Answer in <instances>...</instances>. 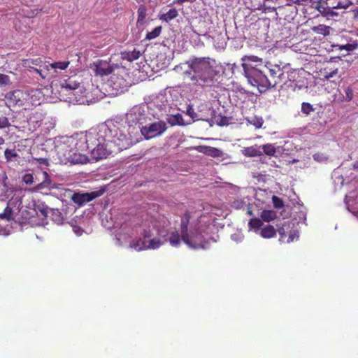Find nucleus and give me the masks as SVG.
Segmentation results:
<instances>
[{
    "label": "nucleus",
    "mask_w": 358,
    "mask_h": 358,
    "mask_svg": "<svg viewBox=\"0 0 358 358\" xmlns=\"http://www.w3.org/2000/svg\"><path fill=\"white\" fill-rule=\"evenodd\" d=\"M189 70L185 74L194 85L201 87H210L214 83L215 71L210 64L209 57H196L187 62Z\"/></svg>",
    "instance_id": "f257e3e1"
},
{
    "label": "nucleus",
    "mask_w": 358,
    "mask_h": 358,
    "mask_svg": "<svg viewBox=\"0 0 358 358\" xmlns=\"http://www.w3.org/2000/svg\"><path fill=\"white\" fill-rule=\"evenodd\" d=\"M246 65V74H245L248 83L258 88L262 93L269 89L268 77L267 76V65L262 66L259 69H254L250 64Z\"/></svg>",
    "instance_id": "f03ea898"
},
{
    "label": "nucleus",
    "mask_w": 358,
    "mask_h": 358,
    "mask_svg": "<svg viewBox=\"0 0 358 358\" xmlns=\"http://www.w3.org/2000/svg\"><path fill=\"white\" fill-rule=\"evenodd\" d=\"M87 139L88 147L92 149L99 143H106L111 138V131L106 124H102L96 128H91L84 134Z\"/></svg>",
    "instance_id": "7ed1b4c3"
},
{
    "label": "nucleus",
    "mask_w": 358,
    "mask_h": 358,
    "mask_svg": "<svg viewBox=\"0 0 358 358\" xmlns=\"http://www.w3.org/2000/svg\"><path fill=\"white\" fill-rule=\"evenodd\" d=\"M86 139L87 138H85L84 134L82 133L76 134L70 140L71 144L74 147L71 151L74 155L73 160L76 163L85 164L88 161V158L86 155L80 154V152L90 150Z\"/></svg>",
    "instance_id": "20e7f679"
},
{
    "label": "nucleus",
    "mask_w": 358,
    "mask_h": 358,
    "mask_svg": "<svg viewBox=\"0 0 358 358\" xmlns=\"http://www.w3.org/2000/svg\"><path fill=\"white\" fill-rule=\"evenodd\" d=\"M29 99L27 92L15 90L5 95L6 103L8 107L23 106Z\"/></svg>",
    "instance_id": "39448f33"
},
{
    "label": "nucleus",
    "mask_w": 358,
    "mask_h": 358,
    "mask_svg": "<svg viewBox=\"0 0 358 358\" xmlns=\"http://www.w3.org/2000/svg\"><path fill=\"white\" fill-rule=\"evenodd\" d=\"M187 234V240L184 238H181V239L188 247L193 249L203 248L205 238L201 233L200 226L193 229V230H189Z\"/></svg>",
    "instance_id": "423d86ee"
},
{
    "label": "nucleus",
    "mask_w": 358,
    "mask_h": 358,
    "mask_svg": "<svg viewBox=\"0 0 358 358\" xmlns=\"http://www.w3.org/2000/svg\"><path fill=\"white\" fill-rule=\"evenodd\" d=\"M166 129V124L164 121H159L143 127L141 132L146 139H150L162 135Z\"/></svg>",
    "instance_id": "0eeeda50"
},
{
    "label": "nucleus",
    "mask_w": 358,
    "mask_h": 358,
    "mask_svg": "<svg viewBox=\"0 0 358 358\" xmlns=\"http://www.w3.org/2000/svg\"><path fill=\"white\" fill-rule=\"evenodd\" d=\"M199 226H200L199 222L192 220L191 213L189 210H185L180 216V232L181 238L187 240V232Z\"/></svg>",
    "instance_id": "6e6552de"
},
{
    "label": "nucleus",
    "mask_w": 358,
    "mask_h": 358,
    "mask_svg": "<svg viewBox=\"0 0 358 358\" xmlns=\"http://www.w3.org/2000/svg\"><path fill=\"white\" fill-rule=\"evenodd\" d=\"M112 143L110 138H109V141L99 143V144L90 149L92 157L96 161L106 158L112 152Z\"/></svg>",
    "instance_id": "1a4fd4ad"
},
{
    "label": "nucleus",
    "mask_w": 358,
    "mask_h": 358,
    "mask_svg": "<svg viewBox=\"0 0 358 358\" xmlns=\"http://www.w3.org/2000/svg\"><path fill=\"white\" fill-rule=\"evenodd\" d=\"M267 73L269 74V89L284 82V71L279 65L267 66Z\"/></svg>",
    "instance_id": "9d476101"
},
{
    "label": "nucleus",
    "mask_w": 358,
    "mask_h": 358,
    "mask_svg": "<svg viewBox=\"0 0 358 358\" xmlns=\"http://www.w3.org/2000/svg\"><path fill=\"white\" fill-rule=\"evenodd\" d=\"M95 74L101 77L108 76L112 73L114 70L118 68L117 64H111L110 61L99 59L94 63Z\"/></svg>",
    "instance_id": "9b49d317"
},
{
    "label": "nucleus",
    "mask_w": 358,
    "mask_h": 358,
    "mask_svg": "<svg viewBox=\"0 0 358 358\" xmlns=\"http://www.w3.org/2000/svg\"><path fill=\"white\" fill-rule=\"evenodd\" d=\"M103 192H92L90 193H75L72 196V200L79 205H83L85 203L90 202L96 197L101 196Z\"/></svg>",
    "instance_id": "f8f14e48"
},
{
    "label": "nucleus",
    "mask_w": 358,
    "mask_h": 358,
    "mask_svg": "<svg viewBox=\"0 0 358 358\" xmlns=\"http://www.w3.org/2000/svg\"><path fill=\"white\" fill-rule=\"evenodd\" d=\"M242 67L243 69L244 75L246 74V65L250 64L251 67L254 69H259L262 66H264L263 64L262 59L254 55H245L241 59Z\"/></svg>",
    "instance_id": "ddd939ff"
},
{
    "label": "nucleus",
    "mask_w": 358,
    "mask_h": 358,
    "mask_svg": "<svg viewBox=\"0 0 358 358\" xmlns=\"http://www.w3.org/2000/svg\"><path fill=\"white\" fill-rule=\"evenodd\" d=\"M41 182L37 184L34 187L36 191H41L44 189L51 190L56 188L55 184L53 182L47 171H41Z\"/></svg>",
    "instance_id": "4468645a"
},
{
    "label": "nucleus",
    "mask_w": 358,
    "mask_h": 358,
    "mask_svg": "<svg viewBox=\"0 0 358 358\" xmlns=\"http://www.w3.org/2000/svg\"><path fill=\"white\" fill-rule=\"evenodd\" d=\"M196 150L199 152L212 157H220L222 155V152L220 150L211 146L201 145L197 147Z\"/></svg>",
    "instance_id": "2eb2a0df"
},
{
    "label": "nucleus",
    "mask_w": 358,
    "mask_h": 358,
    "mask_svg": "<svg viewBox=\"0 0 358 358\" xmlns=\"http://www.w3.org/2000/svg\"><path fill=\"white\" fill-rule=\"evenodd\" d=\"M45 64L43 63L40 57L36 59H26L22 60V66L24 68L32 69L34 71V69H37L35 66L45 69Z\"/></svg>",
    "instance_id": "dca6fc26"
},
{
    "label": "nucleus",
    "mask_w": 358,
    "mask_h": 358,
    "mask_svg": "<svg viewBox=\"0 0 358 358\" xmlns=\"http://www.w3.org/2000/svg\"><path fill=\"white\" fill-rule=\"evenodd\" d=\"M243 154L245 157H254L262 155L261 147L257 145H254L250 147L245 148L243 150Z\"/></svg>",
    "instance_id": "f3484780"
},
{
    "label": "nucleus",
    "mask_w": 358,
    "mask_h": 358,
    "mask_svg": "<svg viewBox=\"0 0 358 358\" xmlns=\"http://www.w3.org/2000/svg\"><path fill=\"white\" fill-rule=\"evenodd\" d=\"M122 58L129 62L138 59L141 56V52L136 49L132 51H124L121 53Z\"/></svg>",
    "instance_id": "a211bd4d"
},
{
    "label": "nucleus",
    "mask_w": 358,
    "mask_h": 358,
    "mask_svg": "<svg viewBox=\"0 0 358 358\" xmlns=\"http://www.w3.org/2000/svg\"><path fill=\"white\" fill-rule=\"evenodd\" d=\"M62 87L66 90H76L80 86V83L76 81L74 78H69L67 80H64L62 83Z\"/></svg>",
    "instance_id": "6ab92c4d"
},
{
    "label": "nucleus",
    "mask_w": 358,
    "mask_h": 358,
    "mask_svg": "<svg viewBox=\"0 0 358 358\" xmlns=\"http://www.w3.org/2000/svg\"><path fill=\"white\" fill-rule=\"evenodd\" d=\"M260 235L264 238H271L276 236V230L271 225H268L261 229Z\"/></svg>",
    "instance_id": "aec40b11"
},
{
    "label": "nucleus",
    "mask_w": 358,
    "mask_h": 358,
    "mask_svg": "<svg viewBox=\"0 0 358 358\" xmlns=\"http://www.w3.org/2000/svg\"><path fill=\"white\" fill-rule=\"evenodd\" d=\"M260 217L263 221L269 222L277 217V213L274 210H263L260 214Z\"/></svg>",
    "instance_id": "412c9836"
},
{
    "label": "nucleus",
    "mask_w": 358,
    "mask_h": 358,
    "mask_svg": "<svg viewBox=\"0 0 358 358\" xmlns=\"http://www.w3.org/2000/svg\"><path fill=\"white\" fill-rule=\"evenodd\" d=\"M70 62L69 61H63V62H57L49 65H45V69L49 71L50 69H54L55 70H65L69 65Z\"/></svg>",
    "instance_id": "4be33fe9"
},
{
    "label": "nucleus",
    "mask_w": 358,
    "mask_h": 358,
    "mask_svg": "<svg viewBox=\"0 0 358 358\" xmlns=\"http://www.w3.org/2000/svg\"><path fill=\"white\" fill-rule=\"evenodd\" d=\"M178 15V10L176 8L170 9L167 13L159 16V20L169 22L175 19Z\"/></svg>",
    "instance_id": "5701e85b"
},
{
    "label": "nucleus",
    "mask_w": 358,
    "mask_h": 358,
    "mask_svg": "<svg viewBox=\"0 0 358 358\" xmlns=\"http://www.w3.org/2000/svg\"><path fill=\"white\" fill-rule=\"evenodd\" d=\"M169 240L170 244L172 246H174V247L178 246L180 244V241H182L180 232L179 233V231H176V230L173 231L170 234Z\"/></svg>",
    "instance_id": "b1692460"
},
{
    "label": "nucleus",
    "mask_w": 358,
    "mask_h": 358,
    "mask_svg": "<svg viewBox=\"0 0 358 358\" xmlns=\"http://www.w3.org/2000/svg\"><path fill=\"white\" fill-rule=\"evenodd\" d=\"M330 27L326 26L324 24H319L318 26L314 27L313 30L315 33L317 34H321L324 36H326L330 33Z\"/></svg>",
    "instance_id": "393cba45"
},
{
    "label": "nucleus",
    "mask_w": 358,
    "mask_h": 358,
    "mask_svg": "<svg viewBox=\"0 0 358 358\" xmlns=\"http://www.w3.org/2000/svg\"><path fill=\"white\" fill-rule=\"evenodd\" d=\"M261 150H262V154L264 153L265 155L270 157L274 156L276 153V148L274 145L271 143L263 145L261 148Z\"/></svg>",
    "instance_id": "a878e982"
},
{
    "label": "nucleus",
    "mask_w": 358,
    "mask_h": 358,
    "mask_svg": "<svg viewBox=\"0 0 358 358\" xmlns=\"http://www.w3.org/2000/svg\"><path fill=\"white\" fill-rule=\"evenodd\" d=\"M137 24H143L147 15V8L144 5H141L137 10Z\"/></svg>",
    "instance_id": "bb28decb"
},
{
    "label": "nucleus",
    "mask_w": 358,
    "mask_h": 358,
    "mask_svg": "<svg viewBox=\"0 0 358 358\" xmlns=\"http://www.w3.org/2000/svg\"><path fill=\"white\" fill-rule=\"evenodd\" d=\"M130 246L138 251L147 249L146 242L142 241L141 238L133 241L132 243H131Z\"/></svg>",
    "instance_id": "cd10ccee"
},
{
    "label": "nucleus",
    "mask_w": 358,
    "mask_h": 358,
    "mask_svg": "<svg viewBox=\"0 0 358 358\" xmlns=\"http://www.w3.org/2000/svg\"><path fill=\"white\" fill-rule=\"evenodd\" d=\"M162 30V26H158V27H155L152 31L147 33L145 39L150 41V40L156 38L161 34Z\"/></svg>",
    "instance_id": "c85d7f7f"
},
{
    "label": "nucleus",
    "mask_w": 358,
    "mask_h": 358,
    "mask_svg": "<svg viewBox=\"0 0 358 358\" xmlns=\"http://www.w3.org/2000/svg\"><path fill=\"white\" fill-rule=\"evenodd\" d=\"M290 222H285L281 227L278 229L280 235V241H282L287 237V231L291 228Z\"/></svg>",
    "instance_id": "c756f323"
},
{
    "label": "nucleus",
    "mask_w": 358,
    "mask_h": 358,
    "mask_svg": "<svg viewBox=\"0 0 358 358\" xmlns=\"http://www.w3.org/2000/svg\"><path fill=\"white\" fill-rule=\"evenodd\" d=\"M29 120L30 122H35L37 124L38 122H41L43 120V114L41 112L34 111L31 113V115L29 116Z\"/></svg>",
    "instance_id": "7c9ffc66"
},
{
    "label": "nucleus",
    "mask_w": 358,
    "mask_h": 358,
    "mask_svg": "<svg viewBox=\"0 0 358 358\" xmlns=\"http://www.w3.org/2000/svg\"><path fill=\"white\" fill-rule=\"evenodd\" d=\"M247 206L246 202L241 199H235L232 203L231 207L236 210H241L245 208Z\"/></svg>",
    "instance_id": "2f4dec72"
},
{
    "label": "nucleus",
    "mask_w": 358,
    "mask_h": 358,
    "mask_svg": "<svg viewBox=\"0 0 358 358\" xmlns=\"http://www.w3.org/2000/svg\"><path fill=\"white\" fill-rule=\"evenodd\" d=\"M13 209L7 206L5 208L3 213H0V219L11 220H12Z\"/></svg>",
    "instance_id": "473e14b6"
},
{
    "label": "nucleus",
    "mask_w": 358,
    "mask_h": 358,
    "mask_svg": "<svg viewBox=\"0 0 358 358\" xmlns=\"http://www.w3.org/2000/svg\"><path fill=\"white\" fill-rule=\"evenodd\" d=\"M171 124L185 125L182 115L177 113L171 116Z\"/></svg>",
    "instance_id": "72a5a7b5"
},
{
    "label": "nucleus",
    "mask_w": 358,
    "mask_h": 358,
    "mask_svg": "<svg viewBox=\"0 0 358 358\" xmlns=\"http://www.w3.org/2000/svg\"><path fill=\"white\" fill-rule=\"evenodd\" d=\"M350 0H336V4L333 5V8H346L350 6Z\"/></svg>",
    "instance_id": "f704fd0d"
},
{
    "label": "nucleus",
    "mask_w": 358,
    "mask_h": 358,
    "mask_svg": "<svg viewBox=\"0 0 358 358\" xmlns=\"http://www.w3.org/2000/svg\"><path fill=\"white\" fill-rule=\"evenodd\" d=\"M249 123L255 126L257 129H259L262 127L264 120L262 117H254L251 120H248Z\"/></svg>",
    "instance_id": "c9c22d12"
},
{
    "label": "nucleus",
    "mask_w": 358,
    "mask_h": 358,
    "mask_svg": "<svg viewBox=\"0 0 358 358\" xmlns=\"http://www.w3.org/2000/svg\"><path fill=\"white\" fill-rule=\"evenodd\" d=\"M299 231L296 229H292L289 231L288 238L286 241L287 243H289L293 242L295 239L297 240L299 238Z\"/></svg>",
    "instance_id": "e433bc0d"
},
{
    "label": "nucleus",
    "mask_w": 358,
    "mask_h": 358,
    "mask_svg": "<svg viewBox=\"0 0 358 358\" xmlns=\"http://www.w3.org/2000/svg\"><path fill=\"white\" fill-rule=\"evenodd\" d=\"M262 224V221L259 218H252L248 223L250 227L257 229H259Z\"/></svg>",
    "instance_id": "4c0bfd02"
},
{
    "label": "nucleus",
    "mask_w": 358,
    "mask_h": 358,
    "mask_svg": "<svg viewBox=\"0 0 358 358\" xmlns=\"http://www.w3.org/2000/svg\"><path fill=\"white\" fill-rule=\"evenodd\" d=\"M10 85V77L8 75L0 73V87H6Z\"/></svg>",
    "instance_id": "58836bf2"
},
{
    "label": "nucleus",
    "mask_w": 358,
    "mask_h": 358,
    "mask_svg": "<svg viewBox=\"0 0 358 358\" xmlns=\"http://www.w3.org/2000/svg\"><path fill=\"white\" fill-rule=\"evenodd\" d=\"M314 110L313 105L309 103L303 102L301 104V112L306 115H309Z\"/></svg>",
    "instance_id": "ea45409f"
},
{
    "label": "nucleus",
    "mask_w": 358,
    "mask_h": 358,
    "mask_svg": "<svg viewBox=\"0 0 358 358\" xmlns=\"http://www.w3.org/2000/svg\"><path fill=\"white\" fill-rule=\"evenodd\" d=\"M4 156L7 162H10L13 158L16 157L17 156V152L14 149H6L4 151Z\"/></svg>",
    "instance_id": "a19ab883"
},
{
    "label": "nucleus",
    "mask_w": 358,
    "mask_h": 358,
    "mask_svg": "<svg viewBox=\"0 0 358 358\" xmlns=\"http://www.w3.org/2000/svg\"><path fill=\"white\" fill-rule=\"evenodd\" d=\"M216 124L219 126H226L229 124V118L225 116L218 115L215 117Z\"/></svg>",
    "instance_id": "79ce46f5"
},
{
    "label": "nucleus",
    "mask_w": 358,
    "mask_h": 358,
    "mask_svg": "<svg viewBox=\"0 0 358 358\" xmlns=\"http://www.w3.org/2000/svg\"><path fill=\"white\" fill-rule=\"evenodd\" d=\"M272 201L273 206L277 209H280L284 206V202L282 199L277 196H272Z\"/></svg>",
    "instance_id": "37998d69"
},
{
    "label": "nucleus",
    "mask_w": 358,
    "mask_h": 358,
    "mask_svg": "<svg viewBox=\"0 0 358 358\" xmlns=\"http://www.w3.org/2000/svg\"><path fill=\"white\" fill-rule=\"evenodd\" d=\"M162 242L157 238H152L149 241V244L147 245V249H156L160 247Z\"/></svg>",
    "instance_id": "c03bdc74"
},
{
    "label": "nucleus",
    "mask_w": 358,
    "mask_h": 358,
    "mask_svg": "<svg viewBox=\"0 0 358 358\" xmlns=\"http://www.w3.org/2000/svg\"><path fill=\"white\" fill-rule=\"evenodd\" d=\"M299 77V74L298 71L296 70H290L287 72V78L291 82H296V78Z\"/></svg>",
    "instance_id": "a18cd8bd"
},
{
    "label": "nucleus",
    "mask_w": 358,
    "mask_h": 358,
    "mask_svg": "<svg viewBox=\"0 0 358 358\" xmlns=\"http://www.w3.org/2000/svg\"><path fill=\"white\" fill-rule=\"evenodd\" d=\"M22 181L27 185H32L34 182V177L31 173H26L22 177Z\"/></svg>",
    "instance_id": "49530a36"
},
{
    "label": "nucleus",
    "mask_w": 358,
    "mask_h": 358,
    "mask_svg": "<svg viewBox=\"0 0 358 358\" xmlns=\"http://www.w3.org/2000/svg\"><path fill=\"white\" fill-rule=\"evenodd\" d=\"M345 100L346 101H350L353 99V95H354L353 91L350 87H348L345 89Z\"/></svg>",
    "instance_id": "de8ad7c7"
},
{
    "label": "nucleus",
    "mask_w": 358,
    "mask_h": 358,
    "mask_svg": "<svg viewBox=\"0 0 358 358\" xmlns=\"http://www.w3.org/2000/svg\"><path fill=\"white\" fill-rule=\"evenodd\" d=\"M186 113L193 120L197 117V115L194 112L193 106L191 105H188V106L187 107Z\"/></svg>",
    "instance_id": "09e8293b"
},
{
    "label": "nucleus",
    "mask_w": 358,
    "mask_h": 358,
    "mask_svg": "<svg viewBox=\"0 0 358 358\" xmlns=\"http://www.w3.org/2000/svg\"><path fill=\"white\" fill-rule=\"evenodd\" d=\"M9 126L10 123L8 119L3 115L0 116V129H4Z\"/></svg>",
    "instance_id": "8fccbe9b"
},
{
    "label": "nucleus",
    "mask_w": 358,
    "mask_h": 358,
    "mask_svg": "<svg viewBox=\"0 0 358 358\" xmlns=\"http://www.w3.org/2000/svg\"><path fill=\"white\" fill-rule=\"evenodd\" d=\"M338 73V69H336L330 72H326L324 75V78L327 80H329L330 78H333L335 75H336Z\"/></svg>",
    "instance_id": "3c124183"
},
{
    "label": "nucleus",
    "mask_w": 358,
    "mask_h": 358,
    "mask_svg": "<svg viewBox=\"0 0 358 358\" xmlns=\"http://www.w3.org/2000/svg\"><path fill=\"white\" fill-rule=\"evenodd\" d=\"M34 71L37 73L43 79L47 77V73L41 69H34Z\"/></svg>",
    "instance_id": "603ef678"
},
{
    "label": "nucleus",
    "mask_w": 358,
    "mask_h": 358,
    "mask_svg": "<svg viewBox=\"0 0 358 358\" xmlns=\"http://www.w3.org/2000/svg\"><path fill=\"white\" fill-rule=\"evenodd\" d=\"M325 158L326 157H324L323 155L320 153H316L313 155V159L317 162H322Z\"/></svg>",
    "instance_id": "864d4df0"
},
{
    "label": "nucleus",
    "mask_w": 358,
    "mask_h": 358,
    "mask_svg": "<svg viewBox=\"0 0 358 358\" xmlns=\"http://www.w3.org/2000/svg\"><path fill=\"white\" fill-rule=\"evenodd\" d=\"M141 235L145 238H150L152 236L151 231L150 229H144L143 232L141 233Z\"/></svg>",
    "instance_id": "5fc2aeb1"
},
{
    "label": "nucleus",
    "mask_w": 358,
    "mask_h": 358,
    "mask_svg": "<svg viewBox=\"0 0 358 358\" xmlns=\"http://www.w3.org/2000/svg\"><path fill=\"white\" fill-rule=\"evenodd\" d=\"M36 161L41 164H44L45 166L49 165L48 160L45 158H38V159H36Z\"/></svg>",
    "instance_id": "6e6d98bb"
},
{
    "label": "nucleus",
    "mask_w": 358,
    "mask_h": 358,
    "mask_svg": "<svg viewBox=\"0 0 358 358\" xmlns=\"http://www.w3.org/2000/svg\"><path fill=\"white\" fill-rule=\"evenodd\" d=\"M327 4L329 9H334L333 5L336 4V0H327Z\"/></svg>",
    "instance_id": "4d7b16f0"
},
{
    "label": "nucleus",
    "mask_w": 358,
    "mask_h": 358,
    "mask_svg": "<svg viewBox=\"0 0 358 358\" xmlns=\"http://www.w3.org/2000/svg\"><path fill=\"white\" fill-rule=\"evenodd\" d=\"M196 0H175L173 1V3H176V4H182L183 3L185 2H190V3H193Z\"/></svg>",
    "instance_id": "13d9d810"
},
{
    "label": "nucleus",
    "mask_w": 358,
    "mask_h": 358,
    "mask_svg": "<svg viewBox=\"0 0 358 358\" xmlns=\"http://www.w3.org/2000/svg\"><path fill=\"white\" fill-rule=\"evenodd\" d=\"M356 3L358 5V0H356ZM355 17L358 19V9H356L355 11Z\"/></svg>",
    "instance_id": "bf43d9fd"
},
{
    "label": "nucleus",
    "mask_w": 358,
    "mask_h": 358,
    "mask_svg": "<svg viewBox=\"0 0 358 358\" xmlns=\"http://www.w3.org/2000/svg\"><path fill=\"white\" fill-rule=\"evenodd\" d=\"M353 167L355 169H358V160L353 164Z\"/></svg>",
    "instance_id": "052dcab7"
},
{
    "label": "nucleus",
    "mask_w": 358,
    "mask_h": 358,
    "mask_svg": "<svg viewBox=\"0 0 358 358\" xmlns=\"http://www.w3.org/2000/svg\"><path fill=\"white\" fill-rule=\"evenodd\" d=\"M36 13H35L34 11H32V13H31V15L29 16V17H33L34 15H36L38 13V10H36Z\"/></svg>",
    "instance_id": "680f3d73"
},
{
    "label": "nucleus",
    "mask_w": 358,
    "mask_h": 358,
    "mask_svg": "<svg viewBox=\"0 0 358 358\" xmlns=\"http://www.w3.org/2000/svg\"><path fill=\"white\" fill-rule=\"evenodd\" d=\"M4 143L5 140L2 137H0V145H3Z\"/></svg>",
    "instance_id": "e2e57ef3"
},
{
    "label": "nucleus",
    "mask_w": 358,
    "mask_h": 358,
    "mask_svg": "<svg viewBox=\"0 0 358 358\" xmlns=\"http://www.w3.org/2000/svg\"><path fill=\"white\" fill-rule=\"evenodd\" d=\"M248 214L250 215H252V211L251 210L250 208H248Z\"/></svg>",
    "instance_id": "0e129e2a"
},
{
    "label": "nucleus",
    "mask_w": 358,
    "mask_h": 358,
    "mask_svg": "<svg viewBox=\"0 0 358 358\" xmlns=\"http://www.w3.org/2000/svg\"><path fill=\"white\" fill-rule=\"evenodd\" d=\"M347 46H350V44H348L347 45L343 46L342 48L349 50L348 48H347Z\"/></svg>",
    "instance_id": "69168bd1"
},
{
    "label": "nucleus",
    "mask_w": 358,
    "mask_h": 358,
    "mask_svg": "<svg viewBox=\"0 0 358 358\" xmlns=\"http://www.w3.org/2000/svg\"><path fill=\"white\" fill-rule=\"evenodd\" d=\"M328 13H330V12H329ZM331 15H334V13L333 11L331 12Z\"/></svg>",
    "instance_id": "338daca9"
}]
</instances>
